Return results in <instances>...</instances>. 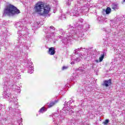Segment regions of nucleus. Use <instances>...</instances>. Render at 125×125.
<instances>
[{
  "label": "nucleus",
  "mask_w": 125,
  "mask_h": 125,
  "mask_svg": "<svg viewBox=\"0 0 125 125\" xmlns=\"http://www.w3.org/2000/svg\"><path fill=\"white\" fill-rule=\"evenodd\" d=\"M85 15H86V16H87L88 15V14H86Z\"/></svg>",
  "instance_id": "79ce46f5"
},
{
  "label": "nucleus",
  "mask_w": 125,
  "mask_h": 125,
  "mask_svg": "<svg viewBox=\"0 0 125 125\" xmlns=\"http://www.w3.org/2000/svg\"><path fill=\"white\" fill-rule=\"evenodd\" d=\"M83 22V20L80 19L78 21H75L73 23L75 28L71 24L66 26L69 33H67L62 38V36H59V38L62 39L61 42L64 45H67L73 39H75L76 41H82L83 40V38L84 37V33H83L88 30L90 26L87 23L84 24L83 26L82 25Z\"/></svg>",
  "instance_id": "f257e3e1"
},
{
  "label": "nucleus",
  "mask_w": 125,
  "mask_h": 125,
  "mask_svg": "<svg viewBox=\"0 0 125 125\" xmlns=\"http://www.w3.org/2000/svg\"><path fill=\"white\" fill-rule=\"evenodd\" d=\"M60 19H61V20H65V19H66V15L64 14H61Z\"/></svg>",
  "instance_id": "5701e85b"
},
{
  "label": "nucleus",
  "mask_w": 125,
  "mask_h": 125,
  "mask_svg": "<svg viewBox=\"0 0 125 125\" xmlns=\"http://www.w3.org/2000/svg\"><path fill=\"white\" fill-rule=\"evenodd\" d=\"M56 103H57V101L55 100L54 101H50V103H48L47 104L48 108H50L51 107H53V106H54V105L55 104H56Z\"/></svg>",
  "instance_id": "f3484780"
},
{
  "label": "nucleus",
  "mask_w": 125,
  "mask_h": 125,
  "mask_svg": "<svg viewBox=\"0 0 125 125\" xmlns=\"http://www.w3.org/2000/svg\"><path fill=\"white\" fill-rule=\"evenodd\" d=\"M19 125H23V123H22V119H21V120L19 122Z\"/></svg>",
  "instance_id": "473e14b6"
},
{
  "label": "nucleus",
  "mask_w": 125,
  "mask_h": 125,
  "mask_svg": "<svg viewBox=\"0 0 125 125\" xmlns=\"http://www.w3.org/2000/svg\"><path fill=\"white\" fill-rule=\"evenodd\" d=\"M25 24H26V21L25 20H23L21 21L16 23L15 27L18 29L19 31L18 32V34H19L20 37L27 38L29 35V31H28V28L25 26Z\"/></svg>",
  "instance_id": "20e7f679"
},
{
  "label": "nucleus",
  "mask_w": 125,
  "mask_h": 125,
  "mask_svg": "<svg viewBox=\"0 0 125 125\" xmlns=\"http://www.w3.org/2000/svg\"><path fill=\"white\" fill-rule=\"evenodd\" d=\"M34 10L35 12H39L40 15L43 16L49 13L50 11V6L48 5H45L42 1H38L34 6Z\"/></svg>",
  "instance_id": "7ed1b4c3"
},
{
  "label": "nucleus",
  "mask_w": 125,
  "mask_h": 125,
  "mask_svg": "<svg viewBox=\"0 0 125 125\" xmlns=\"http://www.w3.org/2000/svg\"><path fill=\"white\" fill-rule=\"evenodd\" d=\"M57 32L59 33L60 35H62V36L67 35L65 30H63L62 28H59L57 30Z\"/></svg>",
  "instance_id": "4468645a"
},
{
  "label": "nucleus",
  "mask_w": 125,
  "mask_h": 125,
  "mask_svg": "<svg viewBox=\"0 0 125 125\" xmlns=\"http://www.w3.org/2000/svg\"><path fill=\"white\" fill-rule=\"evenodd\" d=\"M104 31H105L106 32V33H109L111 31V29L109 28H104Z\"/></svg>",
  "instance_id": "a878e982"
},
{
  "label": "nucleus",
  "mask_w": 125,
  "mask_h": 125,
  "mask_svg": "<svg viewBox=\"0 0 125 125\" xmlns=\"http://www.w3.org/2000/svg\"><path fill=\"white\" fill-rule=\"evenodd\" d=\"M105 55H106V53H105V52H103V54L101 55V56L99 58V62H102Z\"/></svg>",
  "instance_id": "aec40b11"
},
{
  "label": "nucleus",
  "mask_w": 125,
  "mask_h": 125,
  "mask_svg": "<svg viewBox=\"0 0 125 125\" xmlns=\"http://www.w3.org/2000/svg\"><path fill=\"white\" fill-rule=\"evenodd\" d=\"M1 108H2V105H0V110H1ZM1 116H3V113H1V112H0V117H1ZM1 118H0V120H1Z\"/></svg>",
  "instance_id": "c85d7f7f"
},
{
  "label": "nucleus",
  "mask_w": 125,
  "mask_h": 125,
  "mask_svg": "<svg viewBox=\"0 0 125 125\" xmlns=\"http://www.w3.org/2000/svg\"><path fill=\"white\" fill-rule=\"evenodd\" d=\"M74 100H73L72 98H71L70 100H69V102H70V103H73V102H74Z\"/></svg>",
  "instance_id": "72a5a7b5"
},
{
  "label": "nucleus",
  "mask_w": 125,
  "mask_h": 125,
  "mask_svg": "<svg viewBox=\"0 0 125 125\" xmlns=\"http://www.w3.org/2000/svg\"><path fill=\"white\" fill-rule=\"evenodd\" d=\"M80 9L82 11L81 13H85V12H88V10H89V8L86 5L82 6L80 8Z\"/></svg>",
  "instance_id": "ddd939ff"
},
{
  "label": "nucleus",
  "mask_w": 125,
  "mask_h": 125,
  "mask_svg": "<svg viewBox=\"0 0 125 125\" xmlns=\"http://www.w3.org/2000/svg\"><path fill=\"white\" fill-rule=\"evenodd\" d=\"M3 93L2 94L3 98H5L7 100H10L12 102L11 105V108L12 109H17L18 108V102H17V98L15 97V95H10L9 94V87L7 86V85L4 84L3 87Z\"/></svg>",
  "instance_id": "f03ea898"
},
{
  "label": "nucleus",
  "mask_w": 125,
  "mask_h": 125,
  "mask_svg": "<svg viewBox=\"0 0 125 125\" xmlns=\"http://www.w3.org/2000/svg\"><path fill=\"white\" fill-rule=\"evenodd\" d=\"M82 12V10H81V7L80 5L76 4L75 6L71 10L70 14L71 16H79L80 14Z\"/></svg>",
  "instance_id": "6e6552de"
},
{
  "label": "nucleus",
  "mask_w": 125,
  "mask_h": 125,
  "mask_svg": "<svg viewBox=\"0 0 125 125\" xmlns=\"http://www.w3.org/2000/svg\"><path fill=\"white\" fill-rule=\"evenodd\" d=\"M71 65H73V64H75V62H71Z\"/></svg>",
  "instance_id": "ea45409f"
},
{
  "label": "nucleus",
  "mask_w": 125,
  "mask_h": 125,
  "mask_svg": "<svg viewBox=\"0 0 125 125\" xmlns=\"http://www.w3.org/2000/svg\"><path fill=\"white\" fill-rule=\"evenodd\" d=\"M20 10L14 5L9 4L4 8L3 10V16H13L16 14H19Z\"/></svg>",
  "instance_id": "39448f33"
},
{
  "label": "nucleus",
  "mask_w": 125,
  "mask_h": 125,
  "mask_svg": "<svg viewBox=\"0 0 125 125\" xmlns=\"http://www.w3.org/2000/svg\"><path fill=\"white\" fill-rule=\"evenodd\" d=\"M28 73L29 74H33V72H34V65L32 62L28 63Z\"/></svg>",
  "instance_id": "9b49d317"
},
{
  "label": "nucleus",
  "mask_w": 125,
  "mask_h": 125,
  "mask_svg": "<svg viewBox=\"0 0 125 125\" xmlns=\"http://www.w3.org/2000/svg\"><path fill=\"white\" fill-rule=\"evenodd\" d=\"M68 115L67 113L66 109L65 110H62V112L61 113L60 117H61V121H63L65 118V117Z\"/></svg>",
  "instance_id": "f8f14e48"
},
{
  "label": "nucleus",
  "mask_w": 125,
  "mask_h": 125,
  "mask_svg": "<svg viewBox=\"0 0 125 125\" xmlns=\"http://www.w3.org/2000/svg\"><path fill=\"white\" fill-rule=\"evenodd\" d=\"M124 1H125V0H124Z\"/></svg>",
  "instance_id": "a18cd8bd"
},
{
  "label": "nucleus",
  "mask_w": 125,
  "mask_h": 125,
  "mask_svg": "<svg viewBox=\"0 0 125 125\" xmlns=\"http://www.w3.org/2000/svg\"><path fill=\"white\" fill-rule=\"evenodd\" d=\"M43 112H44V107H42L39 110V113H43Z\"/></svg>",
  "instance_id": "bb28decb"
},
{
  "label": "nucleus",
  "mask_w": 125,
  "mask_h": 125,
  "mask_svg": "<svg viewBox=\"0 0 125 125\" xmlns=\"http://www.w3.org/2000/svg\"><path fill=\"white\" fill-rule=\"evenodd\" d=\"M54 43H55V42H54Z\"/></svg>",
  "instance_id": "c03bdc74"
},
{
  "label": "nucleus",
  "mask_w": 125,
  "mask_h": 125,
  "mask_svg": "<svg viewBox=\"0 0 125 125\" xmlns=\"http://www.w3.org/2000/svg\"><path fill=\"white\" fill-rule=\"evenodd\" d=\"M29 47H30V46L28 44H25L24 46V48H26L27 50L29 49Z\"/></svg>",
  "instance_id": "c756f323"
},
{
  "label": "nucleus",
  "mask_w": 125,
  "mask_h": 125,
  "mask_svg": "<svg viewBox=\"0 0 125 125\" xmlns=\"http://www.w3.org/2000/svg\"><path fill=\"white\" fill-rule=\"evenodd\" d=\"M106 14H110L111 13V8L110 7H107L105 10Z\"/></svg>",
  "instance_id": "b1692460"
},
{
  "label": "nucleus",
  "mask_w": 125,
  "mask_h": 125,
  "mask_svg": "<svg viewBox=\"0 0 125 125\" xmlns=\"http://www.w3.org/2000/svg\"><path fill=\"white\" fill-rule=\"evenodd\" d=\"M75 61L76 62H80V61H81V59L80 58H77L75 59Z\"/></svg>",
  "instance_id": "2f4dec72"
},
{
  "label": "nucleus",
  "mask_w": 125,
  "mask_h": 125,
  "mask_svg": "<svg viewBox=\"0 0 125 125\" xmlns=\"http://www.w3.org/2000/svg\"><path fill=\"white\" fill-rule=\"evenodd\" d=\"M95 61L96 62V63L99 62V61L98 60H95Z\"/></svg>",
  "instance_id": "58836bf2"
},
{
  "label": "nucleus",
  "mask_w": 125,
  "mask_h": 125,
  "mask_svg": "<svg viewBox=\"0 0 125 125\" xmlns=\"http://www.w3.org/2000/svg\"><path fill=\"white\" fill-rule=\"evenodd\" d=\"M66 112L67 115H72V114L74 113V110L73 109H69V110L66 109Z\"/></svg>",
  "instance_id": "412c9836"
},
{
  "label": "nucleus",
  "mask_w": 125,
  "mask_h": 125,
  "mask_svg": "<svg viewBox=\"0 0 125 125\" xmlns=\"http://www.w3.org/2000/svg\"><path fill=\"white\" fill-rule=\"evenodd\" d=\"M68 68V67H66V66H63L62 67V70H66V69H67Z\"/></svg>",
  "instance_id": "c9c22d12"
},
{
  "label": "nucleus",
  "mask_w": 125,
  "mask_h": 125,
  "mask_svg": "<svg viewBox=\"0 0 125 125\" xmlns=\"http://www.w3.org/2000/svg\"><path fill=\"white\" fill-rule=\"evenodd\" d=\"M88 71H89V69H87V65H82L81 67H80L77 69L76 70L75 76L71 77L70 80L72 82H76L78 81V79H79V75H83V74H85Z\"/></svg>",
  "instance_id": "423d86ee"
},
{
  "label": "nucleus",
  "mask_w": 125,
  "mask_h": 125,
  "mask_svg": "<svg viewBox=\"0 0 125 125\" xmlns=\"http://www.w3.org/2000/svg\"><path fill=\"white\" fill-rule=\"evenodd\" d=\"M21 40H22V38L20 37V39H18V41H19V42H20V41H21Z\"/></svg>",
  "instance_id": "4c0bfd02"
},
{
  "label": "nucleus",
  "mask_w": 125,
  "mask_h": 125,
  "mask_svg": "<svg viewBox=\"0 0 125 125\" xmlns=\"http://www.w3.org/2000/svg\"><path fill=\"white\" fill-rule=\"evenodd\" d=\"M71 1H73V0H67L66 4H67V5H70V4H71Z\"/></svg>",
  "instance_id": "7c9ffc66"
},
{
  "label": "nucleus",
  "mask_w": 125,
  "mask_h": 125,
  "mask_svg": "<svg viewBox=\"0 0 125 125\" xmlns=\"http://www.w3.org/2000/svg\"><path fill=\"white\" fill-rule=\"evenodd\" d=\"M112 9L113 10H117L119 9V4L116 3H113L112 4Z\"/></svg>",
  "instance_id": "6ab92c4d"
},
{
  "label": "nucleus",
  "mask_w": 125,
  "mask_h": 125,
  "mask_svg": "<svg viewBox=\"0 0 125 125\" xmlns=\"http://www.w3.org/2000/svg\"><path fill=\"white\" fill-rule=\"evenodd\" d=\"M53 31H56L57 32V29H56L55 27H54L53 26H50L49 27V31H48V35H46L45 38L46 40L48 41H49V39H54V37H55V32H52Z\"/></svg>",
  "instance_id": "1a4fd4ad"
},
{
  "label": "nucleus",
  "mask_w": 125,
  "mask_h": 125,
  "mask_svg": "<svg viewBox=\"0 0 125 125\" xmlns=\"http://www.w3.org/2000/svg\"><path fill=\"white\" fill-rule=\"evenodd\" d=\"M13 86H14V85H12V87H13Z\"/></svg>",
  "instance_id": "37998d69"
},
{
  "label": "nucleus",
  "mask_w": 125,
  "mask_h": 125,
  "mask_svg": "<svg viewBox=\"0 0 125 125\" xmlns=\"http://www.w3.org/2000/svg\"><path fill=\"white\" fill-rule=\"evenodd\" d=\"M91 68H92V69H93V68H94V64H91Z\"/></svg>",
  "instance_id": "e433bc0d"
},
{
  "label": "nucleus",
  "mask_w": 125,
  "mask_h": 125,
  "mask_svg": "<svg viewBox=\"0 0 125 125\" xmlns=\"http://www.w3.org/2000/svg\"><path fill=\"white\" fill-rule=\"evenodd\" d=\"M77 4H82V3H83V2H85V0H78L77 1Z\"/></svg>",
  "instance_id": "393cba45"
},
{
  "label": "nucleus",
  "mask_w": 125,
  "mask_h": 125,
  "mask_svg": "<svg viewBox=\"0 0 125 125\" xmlns=\"http://www.w3.org/2000/svg\"><path fill=\"white\" fill-rule=\"evenodd\" d=\"M122 19H123V18H122V17H118L116 19V21H116L115 24H117V26L118 25H122Z\"/></svg>",
  "instance_id": "a211bd4d"
},
{
  "label": "nucleus",
  "mask_w": 125,
  "mask_h": 125,
  "mask_svg": "<svg viewBox=\"0 0 125 125\" xmlns=\"http://www.w3.org/2000/svg\"><path fill=\"white\" fill-rule=\"evenodd\" d=\"M109 123V120L106 119L103 123V125H108V123Z\"/></svg>",
  "instance_id": "cd10ccee"
},
{
  "label": "nucleus",
  "mask_w": 125,
  "mask_h": 125,
  "mask_svg": "<svg viewBox=\"0 0 125 125\" xmlns=\"http://www.w3.org/2000/svg\"><path fill=\"white\" fill-rule=\"evenodd\" d=\"M2 119H3V121H6V120H7L6 118H4V119L2 118Z\"/></svg>",
  "instance_id": "a19ab883"
},
{
  "label": "nucleus",
  "mask_w": 125,
  "mask_h": 125,
  "mask_svg": "<svg viewBox=\"0 0 125 125\" xmlns=\"http://www.w3.org/2000/svg\"><path fill=\"white\" fill-rule=\"evenodd\" d=\"M71 104H72V103L70 102V101H68L67 103V106H70V105H71Z\"/></svg>",
  "instance_id": "f704fd0d"
},
{
  "label": "nucleus",
  "mask_w": 125,
  "mask_h": 125,
  "mask_svg": "<svg viewBox=\"0 0 125 125\" xmlns=\"http://www.w3.org/2000/svg\"><path fill=\"white\" fill-rule=\"evenodd\" d=\"M111 79L108 80H105L104 83L103 84V85H104V86H106V87H108L109 85H111Z\"/></svg>",
  "instance_id": "2eb2a0df"
},
{
  "label": "nucleus",
  "mask_w": 125,
  "mask_h": 125,
  "mask_svg": "<svg viewBox=\"0 0 125 125\" xmlns=\"http://www.w3.org/2000/svg\"><path fill=\"white\" fill-rule=\"evenodd\" d=\"M97 20H98L99 23H102V22H103V21H104V19L102 17H99L97 18Z\"/></svg>",
  "instance_id": "4be33fe9"
},
{
  "label": "nucleus",
  "mask_w": 125,
  "mask_h": 125,
  "mask_svg": "<svg viewBox=\"0 0 125 125\" xmlns=\"http://www.w3.org/2000/svg\"><path fill=\"white\" fill-rule=\"evenodd\" d=\"M55 48L51 47L49 48L48 54L50 55H54L55 54Z\"/></svg>",
  "instance_id": "dca6fc26"
},
{
  "label": "nucleus",
  "mask_w": 125,
  "mask_h": 125,
  "mask_svg": "<svg viewBox=\"0 0 125 125\" xmlns=\"http://www.w3.org/2000/svg\"><path fill=\"white\" fill-rule=\"evenodd\" d=\"M88 51V49H85V48H78L74 50V52L75 54H79V56L81 58H83L85 56V54Z\"/></svg>",
  "instance_id": "0eeeda50"
},
{
  "label": "nucleus",
  "mask_w": 125,
  "mask_h": 125,
  "mask_svg": "<svg viewBox=\"0 0 125 125\" xmlns=\"http://www.w3.org/2000/svg\"><path fill=\"white\" fill-rule=\"evenodd\" d=\"M52 118L53 119V121L56 122V123H57V122H60V121H61V117L57 112H55L53 114Z\"/></svg>",
  "instance_id": "9d476101"
}]
</instances>
